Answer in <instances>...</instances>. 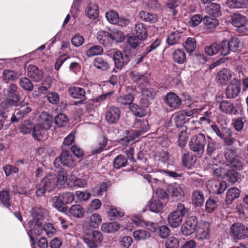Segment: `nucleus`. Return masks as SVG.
I'll return each instance as SVG.
<instances>
[{"label": "nucleus", "mask_w": 248, "mask_h": 248, "mask_svg": "<svg viewBox=\"0 0 248 248\" xmlns=\"http://www.w3.org/2000/svg\"><path fill=\"white\" fill-rule=\"evenodd\" d=\"M121 111L119 108L114 106H110L107 108L105 119L110 124L117 123L120 119Z\"/></svg>", "instance_id": "6e6552de"}, {"label": "nucleus", "mask_w": 248, "mask_h": 248, "mask_svg": "<svg viewBox=\"0 0 248 248\" xmlns=\"http://www.w3.org/2000/svg\"><path fill=\"white\" fill-rule=\"evenodd\" d=\"M21 87L24 90L31 92L33 90V85L28 78H22L20 79L19 82Z\"/></svg>", "instance_id": "3c124183"}, {"label": "nucleus", "mask_w": 248, "mask_h": 248, "mask_svg": "<svg viewBox=\"0 0 248 248\" xmlns=\"http://www.w3.org/2000/svg\"><path fill=\"white\" fill-rule=\"evenodd\" d=\"M246 120L244 118L238 117L232 120V125L237 132L241 131L244 126Z\"/></svg>", "instance_id": "49530a36"}, {"label": "nucleus", "mask_w": 248, "mask_h": 248, "mask_svg": "<svg viewBox=\"0 0 248 248\" xmlns=\"http://www.w3.org/2000/svg\"><path fill=\"white\" fill-rule=\"evenodd\" d=\"M33 125L29 121L25 120L19 126L20 132L23 134H27L31 131Z\"/></svg>", "instance_id": "5fc2aeb1"}, {"label": "nucleus", "mask_w": 248, "mask_h": 248, "mask_svg": "<svg viewBox=\"0 0 248 248\" xmlns=\"http://www.w3.org/2000/svg\"><path fill=\"white\" fill-rule=\"evenodd\" d=\"M55 178L58 187L63 186L67 180V173L64 171H60L57 175H55Z\"/></svg>", "instance_id": "338daca9"}, {"label": "nucleus", "mask_w": 248, "mask_h": 248, "mask_svg": "<svg viewBox=\"0 0 248 248\" xmlns=\"http://www.w3.org/2000/svg\"><path fill=\"white\" fill-rule=\"evenodd\" d=\"M107 139L104 136L99 137L92 146V153L94 154L102 152L107 145Z\"/></svg>", "instance_id": "6ab92c4d"}, {"label": "nucleus", "mask_w": 248, "mask_h": 248, "mask_svg": "<svg viewBox=\"0 0 248 248\" xmlns=\"http://www.w3.org/2000/svg\"><path fill=\"white\" fill-rule=\"evenodd\" d=\"M227 176L229 181L232 183L239 182L242 178L240 173L232 170L228 171Z\"/></svg>", "instance_id": "864d4df0"}, {"label": "nucleus", "mask_w": 248, "mask_h": 248, "mask_svg": "<svg viewBox=\"0 0 248 248\" xmlns=\"http://www.w3.org/2000/svg\"><path fill=\"white\" fill-rule=\"evenodd\" d=\"M97 38L100 44L106 46L112 45L110 31H99L97 33Z\"/></svg>", "instance_id": "aec40b11"}, {"label": "nucleus", "mask_w": 248, "mask_h": 248, "mask_svg": "<svg viewBox=\"0 0 248 248\" xmlns=\"http://www.w3.org/2000/svg\"><path fill=\"white\" fill-rule=\"evenodd\" d=\"M240 150L236 148H230L226 150L224 156L232 167L241 170L244 167V163L240 159Z\"/></svg>", "instance_id": "0eeeda50"}, {"label": "nucleus", "mask_w": 248, "mask_h": 248, "mask_svg": "<svg viewBox=\"0 0 248 248\" xmlns=\"http://www.w3.org/2000/svg\"><path fill=\"white\" fill-rule=\"evenodd\" d=\"M165 102L168 107L172 109L177 108L182 104L180 97L172 92L166 94Z\"/></svg>", "instance_id": "4468645a"}, {"label": "nucleus", "mask_w": 248, "mask_h": 248, "mask_svg": "<svg viewBox=\"0 0 248 248\" xmlns=\"http://www.w3.org/2000/svg\"><path fill=\"white\" fill-rule=\"evenodd\" d=\"M181 33L179 31H173L168 35L167 44L170 46L174 45L179 43Z\"/></svg>", "instance_id": "a18cd8bd"}, {"label": "nucleus", "mask_w": 248, "mask_h": 248, "mask_svg": "<svg viewBox=\"0 0 248 248\" xmlns=\"http://www.w3.org/2000/svg\"><path fill=\"white\" fill-rule=\"evenodd\" d=\"M210 226L209 223L207 221L199 222L196 231V238L201 240L209 239Z\"/></svg>", "instance_id": "f8f14e48"}, {"label": "nucleus", "mask_w": 248, "mask_h": 248, "mask_svg": "<svg viewBox=\"0 0 248 248\" xmlns=\"http://www.w3.org/2000/svg\"><path fill=\"white\" fill-rule=\"evenodd\" d=\"M198 225L197 218L195 216L190 217L181 226L182 233L186 236L190 235L196 231Z\"/></svg>", "instance_id": "1a4fd4ad"}, {"label": "nucleus", "mask_w": 248, "mask_h": 248, "mask_svg": "<svg viewBox=\"0 0 248 248\" xmlns=\"http://www.w3.org/2000/svg\"><path fill=\"white\" fill-rule=\"evenodd\" d=\"M12 100L6 99L3 101L0 106V117L6 119L8 116V112L12 109Z\"/></svg>", "instance_id": "393cba45"}, {"label": "nucleus", "mask_w": 248, "mask_h": 248, "mask_svg": "<svg viewBox=\"0 0 248 248\" xmlns=\"http://www.w3.org/2000/svg\"><path fill=\"white\" fill-rule=\"evenodd\" d=\"M218 206L217 201L216 200L210 198L206 202V210L211 213L214 211Z\"/></svg>", "instance_id": "69168bd1"}, {"label": "nucleus", "mask_w": 248, "mask_h": 248, "mask_svg": "<svg viewBox=\"0 0 248 248\" xmlns=\"http://www.w3.org/2000/svg\"><path fill=\"white\" fill-rule=\"evenodd\" d=\"M230 231L233 236L238 239L248 237V225L241 223H234L232 225Z\"/></svg>", "instance_id": "9d476101"}, {"label": "nucleus", "mask_w": 248, "mask_h": 248, "mask_svg": "<svg viewBox=\"0 0 248 248\" xmlns=\"http://www.w3.org/2000/svg\"><path fill=\"white\" fill-rule=\"evenodd\" d=\"M68 122L67 116L62 113L58 114L55 118V123L59 127L66 125Z\"/></svg>", "instance_id": "e2e57ef3"}, {"label": "nucleus", "mask_w": 248, "mask_h": 248, "mask_svg": "<svg viewBox=\"0 0 248 248\" xmlns=\"http://www.w3.org/2000/svg\"><path fill=\"white\" fill-rule=\"evenodd\" d=\"M205 10L207 14L213 17H218L221 15L220 5L216 3H212L206 6Z\"/></svg>", "instance_id": "b1692460"}, {"label": "nucleus", "mask_w": 248, "mask_h": 248, "mask_svg": "<svg viewBox=\"0 0 248 248\" xmlns=\"http://www.w3.org/2000/svg\"><path fill=\"white\" fill-rule=\"evenodd\" d=\"M205 53L209 55L212 56L217 54L219 51V45L214 43L209 46H207L204 48Z\"/></svg>", "instance_id": "0e129e2a"}, {"label": "nucleus", "mask_w": 248, "mask_h": 248, "mask_svg": "<svg viewBox=\"0 0 248 248\" xmlns=\"http://www.w3.org/2000/svg\"><path fill=\"white\" fill-rule=\"evenodd\" d=\"M120 228V225L116 222L103 223L101 227V230L106 233H113Z\"/></svg>", "instance_id": "c756f323"}, {"label": "nucleus", "mask_w": 248, "mask_h": 248, "mask_svg": "<svg viewBox=\"0 0 248 248\" xmlns=\"http://www.w3.org/2000/svg\"><path fill=\"white\" fill-rule=\"evenodd\" d=\"M139 16L142 21L151 23H155L158 20V17L156 14L150 13L144 11L140 12Z\"/></svg>", "instance_id": "2f4dec72"}, {"label": "nucleus", "mask_w": 248, "mask_h": 248, "mask_svg": "<svg viewBox=\"0 0 248 248\" xmlns=\"http://www.w3.org/2000/svg\"><path fill=\"white\" fill-rule=\"evenodd\" d=\"M192 202L196 206H201L204 202V196L202 191L196 190L193 191L192 195Z\"/></svg>", "instance_id": "bb28decb"}, {"label": "nucleus", "mask_w": 248, "mask_h": 248, "mask_svg": "<svg viewBox=\"0 0 248 248\" xmlns=\"http://www.w3.org/2000/svg\"><path fill=\"white\" fill-rule=\"evenodd\" d=\"M43 210V208H33L31 211L33 219L29 222L30 230L28 231V234L30 236L33 245L35 244L34 236L40 235L43 232L42 226Z\"/></svg>", "instance_id": "f257e3e1"}, {"label": "nucleus", "mask_w": 248, "mask_h": 248, "mask_svg": "<svg viewBox=\"0 0 248 248\" xmlns=\"http://www.w3.org/2000/svg\"><path fill=\"white\" fill-rule=\"evenodd\" d=\"M248 23L247 18L238 13L231 16V23L236 28H244Z\"/></svg>", "instance_id": "dca6fc26"}, {"label": "nucleus", "mask_w": 248, "mask_h": 248, "mask_svg": "<svg viewBox=\"0 0 248 248\" xmlns=\"http://www.w3.org/2000/svg\"><path fill=\"white\" fill-rule=\"evenodd\" d=\"M106 17L109 23L116 24L119 21V16L116 12L111 10L106 13Z\"/></svg>", "instance_id": "052dcab7"}, {"label": "nucleus", "mask_w": 248, "mask_h": 248, "mask_svg": "<svg viewBox=\"0 0 248 248\" xmlns=\"http://www.w3.org/2000/svg\"><path fill=\"white\" fill-rule=\"evenodd\" d=\"M17 88V86L16 84H11L7 89V96L9 97L8 99L12 100L13 105L15 106H17L19 102Z\"/></svg>", "instance_id": "4be33fe9"}, {"label": "nucleus", "mask_w": 248, "mask_h": 248, "mask_svg": "<svg viewBox=\"0 0 248 248\" xmlns=\"http://www.w3.org/2000/svg\"><path fill=\"white\" fill-rule=\"evenodd\" d=\"M134 99V96L131 94H129L119 96L117 101L123 105H131Z\"/></svg>", "instance_id": "6e6d98bb"}, {"label": "nucleus", "mask_w": 248, "mask_h": 248, "mask_svg": "<svg viewBox=\"0 0 248 248\" xmlns=\"http://www.w3.org/2000/svg\"><path fill=\"white\" fill-rule=\"evenodd\" d=\"M110 31L112 44L113 42L120 43L124 40V36L122 31L118 30H113Z\"/></svg>", "instance_id": "09e8293b"}, {"label": "nucleus", "mask_w": 248, "mask_h": 248, "mask_svg": "<svg viewBox=\"0 0 248 248\" xmlns=\"http://www.w3.org/2000/svg\"><path fill=\"white\" fill-rule=\"evenodd\" d=\"M53 117L46 112H42L38 119V125H40L46 130L49 129L52 124Z\"/></svg>", "instance_id": "f3484780"}, {"label": "nucleus", "mask_w": 248, "mask_h": 248, "mask_svg": "<svg viewBox=\"0 0 248 248\" xmlns=\"http://www.w3.org/2000/svg\"><path fill=\"white\" fill-rule=\"evenodd\" d=\"M196 157L189 154H184L182 158V165L188 169H191L196 162Z\"/></svg>", "instance_id": "e433bc0d"}, {"label": "nucleus", "mask_w": 248, "mask_h": 248, "mask_svg": "<svg viewBox=\"0 0 248 248\" xmlns=\"http://www.w3.org/2000/svg\"><path fill=\"white\" fill-rule=\"evenodd\" d=\"M83 231L82 240L88 248H97L103 240L101 232L97 230L91 232L86 229H84Z\"/></svg>", "instance_id": "7ed1b4c3"}, {"label": "nucleus", "mask_w": 248, "mask_h": 248, "mask_svg": "<svg viewBox=\"0 0 248 248\" xmlns=\"http://www.w3.org/2000/svg\"><path fill=\"white\" fill-rule=\"evenodd\" d=\"M69 213L75 217L81 218L83 217L85 212L84 209L80 205L75 204L69 208Z\"/></svg>", "instance_id": "a19ab883"}, {"label": "nucleus", "mask_w": 248, "mask_h": 248, "mask_svg": "<svg viewBox=\"0 0 248 248\" xmlns=\"http://www.w3.org/2000/svg\"><path fill=\"white\" fill-rule=\"evenodd\" d=\"M232 73L227 68H224L219 71L217 74V82L221 85H226L232 78Z\"/></svg>", "instance_id": "412c9836"}, {"label": "nucleus", "mask_w": 248, "mask_h": 248, "mask_svg": "<svg viewBox=\"0 0 248 248\" xmlns=\"http://www.w3.org/2000/svg\"><path fill=\"white\" fill-rule=\"evenodd\" d=\"M241 91L239 82L230 84L226 90V95L228 98H234L238 96Z\"/></svg>", "instance_id": "a211bd4d"}, {"label": "nucleus", "mask_w": 248, "mask_h": 248, "mask_svg": "<svg viewBox=\"0 0 248 248\" xmlns=\"http://www.w3.org/2000/svg\"><path fill=\"white\" fill-rule=\"evenodd\" d=\"M62 197L60 195L59 196H54L52 198V202L54 207L60 211H64L65 208V204L63 202Z\"/></svg>", "instance_id": "13d9d810"}, {"label": "nucleus", "mask_w": 248, "mask_h": 248, "mask_svg": "<svg viewBox=\"0 0 248 248\" xmlns=\"http://www.w3.org/2000/svg\"><path fill=\"white\" fill-rule=\"evenodd\" d=\"M59 159L62 164L67 167L73 168L75 165L73 156L68 151L62 152Z\"/></svg>", "instance_id": "5701e85b"}, {"label": "nucleus", "mask_w": 248, "mask_h": 248, "mask_svg": "<svg viewBox=\"0 0 248 248\" xmlns=\"http://www.w3.org/2000/svg\"><path fill=\"white\" fill-rule=\"evenodd\" d=\"M0 200L3 206L8 208L10 207L11 203L9 191L5 190L0 191Z\"/></svg>", "instance_id": "8fccbe9b"}, {"label": "nucleus", "mask_w": 248, "mask_h": 248, "mask_svg": "<svg viewBox=\"0 0 248 248\" xmlns=\"http://www.w3.org/2000/svg\"><path fill=\"white\" fill-rule=\"evenodd\" d=\"M150 210L151 211L155 213H158L163 208V203L159 200H155L150 203Z\"/></svg>", "instance_id": "680f3d73"}, {"label": "nucleus", "mask_w": 248, "mask_h": 248, "mask_svg": "<svg viewBox=\"0 0 248 248\" xmlns=\"http://www.w3.org/2000/svg\"><path fill=\"white\" fill-rule=\"evenodd\" d=\"M102 222L101 216L97 213H93L91 215L89 218V225L93 228H97Z\"/></svg>", "instance_id": "37998d69"}, {"label": "nucleus", "mask_w": 248, "mask_h": 248, "mask_svg": "<svg viewBox=\"0 0 248 248\" xmlns=\"http://www.w3.org/2000/svg\"><path fill=\"white\" fill-rule=\"evenodd\" d=\"M130 109L133 114L138 117H143L146 114V110L136 104H133L129 107Z\"/></svg>", "instance_id": "603ef678"}, {"label": "nucleus", "mask_w": 248, "mask_h": 248, "mask_svg": "<svg viewBox=\"0 0 248 248\" xmlns=\"http://www.w3.org/2000/svg\"><path fill=\"white\" fill-rule=\"evenodd\" d=\"M142 96L148 100L153 99L156 94V91L153 88L148 87H140Z\"/></svg>", "instance_id": "79ce46f5"}, {"label": "nucleus", "mask_w": 248, "mask_h": 248, "mask_svg": "<svg viewBox=\"0 0 248 248\" xmlns=\"http://www.w3.org/2000/svg\"><path fill=\"white\" fill-rule=\"evenodd\" d=\"M134 125L136 128L140 129L128 131L125 137L121 140V143L123 145L127 146L131 142L137 138L142 136L144 133L149 129V125L146 121L137 120Z\"/></svg>", "instance_id": "f03ea898"}, {"label": "nucleus", "mask_w": 248, "mask_h": 248, "mask_svg": "<svg viewBox=\"0 0 248 248\" xmlns=\"http://www.w3.org/2000/svg\"><path fill=\"white\" fill-rule=\"evenodd\" d=\"M55 174H48L41 181L36 191L37 196H41L46 191L50 192L58 187Z\"/></svg>", "instance_id": "39448f33"}, {"label": "nucleus", "mask_w": 248, "mask_h": 248, "mask_svg": "<svg viewBox=\"0 0 248 248\" xmlns=\"http://www.w3.org/2000/svg\"><path fill=\"white\" fill-rule=\"evenodd\" d=\"M219 108L221 111L228 114H235L237 111L233 105L227 101L221 102L219 105Z\"/></svg>", "instance_id": "473e14b6"}, {"label": "nucleus", "mask_w": 248, "mask_h": 248, "mask_svg": "<svg viewBox=\"0 0 248 248\" xmlns=\"http://www.w3.org/2000/svg\"><path fill=\"white\" fill-rule=\"evenodd\" d=\"M133 34L141 40H144L147 37V31L144 24L139 23L135 25Z\"/></svg>", "instance_id": "c85d7f7f"}, {"label": "nucleus", "mask_w": 248, "mask_h": 248, "mask_svg": "<svg viewBox=\"0 0 248 248\" xmlns=\"http://www.w3.org/2000/svg\"><path fill=\"white\" fill-rule=\"evenodd\" d=\"M226 4L232 8H247L248 7V0H227Z\"/></svg>", "instance_id": "cd10ccee"}, {"label": "nucleus", "mask_w": 248, "mask_h": 248, "mask_svg": "<svg viewBox=\"0 0 248 248\" xmlns=\"http://www.w3.org/2000/svg\"><path fill=\"white\" fill-rule=\"evenodd\" d=\"M133 236L136 240L142 241L149 239L151 237V234L147 230L140 229L133 232Z\"/></svg>", "instance_id": "c9c22d12"}, {"label": "nucleus", "mask_w": 248, "mask_h": 248, "mask_svg": "<svg viewBox=\"0 0 248 248\" xmlns=\"http://www.w3.org/2000/svg\"><path fill=\"white\" fill-rule=\"evenodd\" d=\"M45 128H44L40 125L36 124L33 126L32 135L34 139L37 140H41L45 134Z\"/></svg>", "instance_id": "58836bf2"}, {"label": "nucleus", "mask_w": 248, "mask_h": 248, "mask_svg": "<svg viewBox=\"0 0 248 248\" xmlns=\"http://www.w3.org/2000/svg\"><path fill=\"white\" fill-rule=\"evenodd\" d=\"M93 65L102 70H106L109 67L108 62L101 57L96 58L93 61Z\"/></svg>", "instance_id": "de8ad7c7"}, {"label": "nucleus", "mask_w": 248, "mask_h": 248, "mask_svg": "<svg viewBox=\"0 0 248 248\" xmlns=\"http://www.w3.org/2000/svg\"><path fill=\"white\" fill-rule=\"evenodd\" d=\"M206 143L207 140L205 135L198 134L191 137L189 142V147L196 155L201 157L204 153Z\"/></svg>", "instance_id": "20e7f679"}, {"label": "nucleus", "mask_w": 248, "mask_h": 248, "mask_svg": "<svg viewBox=\"0 0 248 248\" xmlns=\"http://www.w3.org/2000/svg\"><path fill=\"white\" fill-rule=\"evenodd\" d=\"M172 58L176 63L182 64L186 61V54L183 49H177L172 52Z\"/></svg>", "instance_id": "a878e982"}, {"label": "nucleus", "mask_w": 248, "mask_h": 248, "mask_svg": "<svg viewBox=\"0 0 248 248\" xmlns=\"http://www.w3.org/2000/svg\"><path fill=\"white\" fill-rule=\"evenodd\" d=\"M68 92L73 98L76 99H82L85 97L86 94L85 90L78 87H70Z\"/></svg>", "instance_id": "7c9ffc66"}, {"label": "nucleus", "mask_w": 248, "mask_h": 248, "mask_svg": "<svg viewBox=\"0 0 248 248\" xmlns=\"http://www.w3.org/2000/svg\"><path fill=\"white\" fill-rule=\"evenodd\" d=\"M103 52L102 46L95 45L91 46L87 51L86 55L89 57H93L101 54Z\"/></svg>", "instance_id": "4d7b16f0"}, {"label": "nucleus", "mask_w": 248, "mask_h": 248, "mask_svg": "<svg viewBox=\"0 0 248 248\" xmlns=\"http://www.w3.org/2000/svg\"><path fill=\"white\" fill-rule=\"evenodd\" d=\"M186 212L184 204L178 203L176 209L170 212L168 216V224L173 228L179 227L181 224L183 217Z\"/></svg>", "instance_id": "423d86ee"}, {"label": "nucleus", "mask_w": 248, "mask_h": 248, "mask_svg": "<svg viewBox=\"0 0 248 248\" xmlns=\"http://www.w3.org/2000/svg\"><path fill=\"white\" fill-rule=\"evenodd\" d=\"M27 74L33 81H40L44 76L43 72L36 65L30 64L27 67Z\"/></svg>", "instance_id": "ddd939ff"}, {"label": "nucleus", "mask_w": 248, "mask_h": 248, "mask_svg": "<svg viewBox=\"0 0 248 248\" xmlns=\"http://www.w3.org/2000/svg\"><path fill=\"white\" fill-rule=\"evenodd\" d=\"M203 22L205 24V28L210 31H212L215 29L219 23L217 19L208 16H205L203 18Z\"/></svg>", "instance_id": "f704fd0d"}, {"label": "nucleus", "mask_w": 248, "mask_h": 248, "mask_svg": "<svg viewBox=\"0 0 248 248\" xmlns=\"http://www.w3.org/2000/svg\"><path fill=\"white\" fill-rule=\"evenodd\" d=\"M196 46V39L192 37H188L184 44V47L187 53L193 52L195 50Z\"/></svg>", "instance_id": "c03bdc74"}, {"label": "nucleus", "mask_w": 248, "mask_h": 248, "mask_svg": "<svg viewBox=\"0 0 248 248\" xmlns=\"http://www.w3.org/2000/svg\"><path fill=\"white\" fill-rule=\"evenodd\" d=\"M179 242L177 238L174 236L170 237L165 242L166 248H178Z\"/></svg>", "instance_id": "774afa93"}, {"label": "nucleus", "mask_w": 248, "mask_h": 248, "mask_svg": "<svg viewBox=\"0 0 248 248\" xmlns=\"http://www.w3.org/2000/svg\"><path fill=\"white\" fill-rule=\"evenodd\" d=\"M240 194V190L235 187L230 188L227 193L225 202L227 204H230L233 200L239 197Z\"/></svg>", "instance_id": "72a5a7b5"}, {"label": "nucleus", "mask_w": 248, "mask_h": 248, "mask_svg": "<svg viewBox=\"0 0 248 248\" xmlns=\"http://www.w3.org/2000/svg\"><path fill=\"white\" fill-rule=\"evenodd\" d=\"M127 159L123 155H117L113 163V167L117 170L125 167L127 164Z\"/></svg>", "instance_id": "4c0bfd02"}, {"label": "nucleus", "mask_w": 248, "mask_h": 248, "mask_svg": "<svg viewBox=\"0 0 248 248\" xmlns=\"http://www.w3.org/2000/svg\"><path fill=\"white\" fill-rule=\"evenodd\" d=\"M113 59L115 66L118 69H121L130 61V56L125 51L122 52L119 50H114Z\"/></svg>", "instance_id": "9b49d317"}, {"label": "nucleus", "mask_w": 248, "mask_h": 248, "mask_svg": "<svg viewBox=\"0 0 248 248\" xmlns=\"http://www.w3.org/2000/svg\"><path fill=\"white\" fill-rule=\"evenodd\" d=\"M87 16L91 19H96L99 14V10L97 5L95 4H90L86 10Z\"/></svg>", "instance_id": "ea45409f"}, {"label": "nucleus", "mask_w": 248, "mask_h": 248, "mask_svg": "<svg viewBox=\"0 0 248 248\" xmlns=\"http://www.w3.org/2000/svg\"><path fill=\"white\" fill-rule=\"evenodd\" d=\"M169 193L173 199H181L184 195L182 186L178 185L176 183L170 184L168 186Z\"/></svg>", "instance_id": "2eb2a0df"}, {"label": "nucleus", "mask_w": 248, "mask_h": 248, "mask_svg": "<svg viewBox=\"0 0 248 248\" xmlns=\"http://www.w3.org/2000/svg\"><path fill=\"white\" fill-rule=\"evenodd\" d=\"M186 110L179 112L175 117V123L177 127H182L185 123Z\"/></svg>", "instance_id": "bf43d9fd"}]
</instances>
